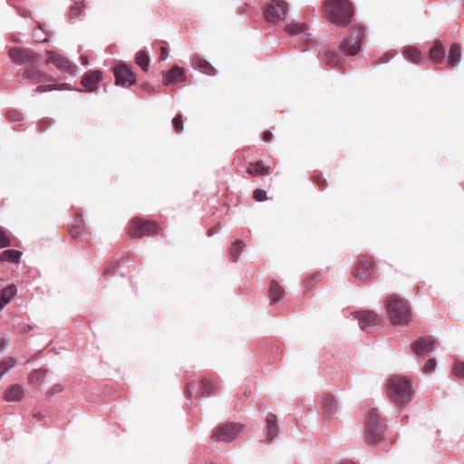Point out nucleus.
<instances>
[{"mask_svg":"<svg viewBox=\"0 0 464 464\" xmlns=\"http://www.w3.org/2000/svg\"><path fill=\"white\" fill-rule=\"evenodd\" d=\"M323 9L324 16L337 26L348 25L353 15V7L348 0H324Z\"/></svg>","mask_w":464,"mask_h":464,"instance_id":"nucleus-1","label":"nucleus"},{"mask_svg":"<svg viewBox=\"0 0 464 464\" xmlns=\"http://www.w3.org/2000/svg\"><path fill=\"white\" fill-rule=\"evenodd\" d=\"M386 311L393 325H406L411 320V311L409 303L397 295L387 297Z\"/></svg>","mask_w":464,"mask_h":464,"instance_id":"nucleus-2","label":"nucleus"},{"mask_svg":"<svg viewBox=\"0 0 464 464\" xmlns=\"http://www.w3.org/2000/svg\"><path fill=\"white\" fill-rule=\"evenodd\" d=\"M390 397L399 405L409 404L412 400L413 391L411 382L401 376H392L388 382Z\"/></svg>","mask_w":464,"mask_h":464,"instance_id":"nucleus-3","label":"nucleus"},{"mask_svg":"<svg viewBox=\"0 0 464 464\" xmlns=\"http://www.w3.org/2000/svg\"><path fill=\"white\" fill-rule=\"evenodd\" d=\"M384 427L375 409L369 411L365 421V439L369 444H376L383 439Z\"/></svg>","mask_w":464,"mask_h":464,"instance_id":"nucleus-4","label":"nucleus"},{"mask_svg":"<svg viewBox=\"0 0 464 464\" xmlns=\"http://www.w3.org/2000/svg\"><path fill=\"white\" fill-rule=\"evenodd\" d=\"M365 28L363 25L357 24L353 27V34L349 38L341 41L339 49L345 55H356L362 46V40L364 36Z\"/></svg>","mask_w":464,"mask_h":464,"instance_id":"nucleus-5","label":"nucleus"},{"mask_svg":"<svg viewBox=\"0 0 464 464\" xmlns=\"http://www.w3.org/2000/svg\"><path fill=\"white\" fill-rule=\"evenodd\" d=\"M243 430V425L227 422L217 427L212 434V440L218 442L230 443L234 441Z\"/></svg>","mask_w":464,"mask_h":464,"instance_id":"nucleus-6","label":"nucleus"},{"mask_svg":"<svg viewBox=\"0 0 464 464\" xmlns=\"http://www.w3.org/2000/svg\"><path fill=\"white\" fill-rule=\"evenodd\" d=\"M377 266L372 257L369 256H360L353 274L362 281H366L375 277Z\"/></svg>","mask_w":464,"mask_h":464,"instance_id":"nucleus-7","label":"nucleus"},{"mask_svg":"<svg viewBox=\"0 0 464 464\" xmlns=\"http://www.w3.org/2000/svg\"><path fill=\"white\" fill-rule=\"evenodd\" d=\"M8 53L12 61L19 65H35L41 61L40 54L29 48L13 47Z\"/></svg>","mask_w":464,"mask_h":464,"instance_id":"nucleus-8","label":"nucleus"},{"mask_svg":"<svg viewBox=\"0 0 464 464\" xmlns=\"http://www.w3.org/2000/svg\"><path fill=\"white\" fill-rule=\"evenodd\" d=\"M159 231V225L155 222L148 221L140 218L131 220L129 228V234L132 237H141L145 235L150 236Z\"/></svg>","mask_w":464,"mask_h":464,"instance_id":"nucleus-9","label":"nucleus"},{"mask_svg":"<svg viewBox=\"0 0 464 464\" xmlns=\"http://www.w3.org/2000/svg\"><path fill=\"white\" fill-rule=\"evenodd\" d=\"M287 11V5L284 0H271L265 10L264 15L269 23H276L285 18Z\"/></svg>","mask_w":464,"mask_h":464,"instance_id":"nucleus-10","label":"nucleus"},{"mask_svg":"<svg viewBox=\"0 0 464 464\" xmlns=\"http://www.w3.org/2000/svg\"><path fill=\"white\" fill-rule=\"evenodd\" d=\"M115 83L122 87H129L136 82L135 74L128 64H119L113 68Z\"/></svg>","mask_w":464,"mask_h":464,"instance_id":"nucleus-11","label":"nucleus"},{"mask_svg":"<svg viewBox=\"0 0 464 464\" xmlns=\"http://www.w3.org/2000/svg\"><path fill=\"white\" fill-rule=\"evenodd\" d=\"M46 53L48 55V58L46 60L47 64H53L58 69L70 74L76 73L77 66L66 58L63 57L60 53L52 50L47 51Z\"/></svg>","mask_w":464,"mask_h":464,"instance_id":"nucleus-12","label":"nucleus"},{"mask_svg":"<svg viewBox=\"0 0 464 464\" xmlns=\"http://www.w3.org/2000/svg\"><path fill=\"white\" fill-rule=\"evenodd\" d=\"M436 347V340L431 336L419 337L411 343L412 352L419 357L431 354Z\"/></svg>","mask_w":464,"mask_h":464,"instance_id":"nucleus-13","label":"nucleus"},{"mask_svg":"<svg viewBox=\"0 0 464 464\" xmlns=\"http://www.w3.org/2000/svg\"><path fill=\"white\" fill-rule=\"evenodd\" d=\"M197 389V395L201 397L208 396L214 393L215 385L207 379H203L201 382H191L185 389V396L190 398L192 396L193 390Z\"/></svg>","mask_w":464,"mask_h":464,"instance_id":"nucleus-14","label":"nucleus"},{"mask_svg":"<svg viewBox=\"0 0 464 464\" xmlns=\"http://www.w3.org/2000/svg\"><path fill=\"white\" fill-rule=\"evenodd\" d=\"M103 73L100 70L90 71L83 74L81 83L86 92H92L97 91L98 83L102 81Z\"/></svg>","mask_w":464,"mask_h":464,"instance_id":"nucleus-15","label":"nucleus"},{"mask_svg":"<svg viewBox=\"0 0 464 464\" xmlns=\"http://www.w3.org/2000/svg\"><path fill=\"white\" fill-rule=\"evenodd\" d=\"M356 319L362 329L374 327L378 324L379 316L373 311L364 310L356 313Z\"/></svg>","mask_w":464,"mask_h":464,"instance_id":"nucleus-16","label":"nucleus"},{"mask_svg":"<svg viewBox=\"0 0 464 464\" xmlns=\"http://www.w3.org/2000/svg\"><path fill=\"white\" fill-rule=\"evenodd\" d=\"M324 414L327 418H333L337 414L338 405L335 398L332 395H325L322 401Z\"/></svg>","mask_w":464,"mask_h":464,"instance_id":"nucleus-17","label":"nucleus"},{"mask_svg":"<svg viewBox=\"0 0 464 464\" xmlns=\"http://www.w3.org/2000/svg\"><path fill=\"white\" fill-rule=\"evenodd\" d=\"M46 73L34 65L26 68L22 74L25 80H29L34 83L41 82L46 78Z\"/></svg>","mask_w":464,"mask_h":464,"instance_id":"nucleus-18","label":"nucleus"},{"mask_svg":"<svg viewBox=\"0 0 464 464\" xmlns=\"http://www.w3.org/2000/svg\"><path fill=\"white\" fill-rule=\"evenodd\" d=\"M321 58L323 63H324L326 65L330 66L333 69L337 68L339 65H341L342 58L333 50H323V52L321 53Z\"/></svg>","mask_w":464,"mask_h":464,"instance_id":"nucleus-19","label":"nucleus"},{"mask_svg":"<svg viewBox=\"0 0 464 464\" xmlns=\"http://www.w3.org/2000/svg\"><path fill=\"white\" fill-rule=\"evenodd\" d=\"M24 389L19 384H13L5 390L4 399L6 401H20L24 397Z\"/></svg>","mask_w":464,"mask_h":464,"instance_id":"nucleus-20","label":"nucleus"},{"mask_svg":"<svg viewBox=\"0 0 464 464\" xmlns=\"http://www.w3.org/2000/svg\"><path fill=\"white\" fill-rule=\"evenodd\" d=\"M184 75V70L179 67V65H174L170 71L165 74L163 78V83L165 85H174L176 84L179 80L182 79Z\"/></svg>","mask_w":464,"mask_h":464,"instance_id":"nucleus-21","label":"nucleus"},{"mask_svg":"<svg viewBox=\"0 0 464 464\" xmlns=\"http://www.w3.org/2000/svg\"><path fill=\"white\" fill-rule=\"evenodd\" d=\"M16 293L17 288L14 284L0 290V312L15 296Z\"/></svg>","mask_w":464,"mask_h":464,"instance_id":"nucleus-22","label":"nucleus"},{"mask_svg":"<svg viewBox=\"0 0 464 464\" xmlns=\"http://www.w3.org/2000/svg\"><path fill=\"white\" fill-rule=\"evenodd\" d=\"M192 66H193V68L200 71L201 72H203L205 74H208V75H215L216 74V70L214 69L212 64L198 56H196L193 58Z\"/></svg>","mask_w":464,"mask_h":464,"instance_id":"nucleus-23","label":"nucleus"},{"mask_svg":"<svg viewBox=\"0 0 464 464\" xmlns=\"http://www.w3.org/2000/svg\"><path fill=\"white\" fill-rule=\"evenodd\" d=\"M278 427L276 424V417L274 414H268L266 417V440L267 442H272L277 434Z\"/></svg>","mask_w":464,"mask_h":464,"instance_id":"nucleus-24","label":"nucleus"},{"mask_svg":"<svg viewBox=\"0 0 464 464\" xmlns=\"http://www.w3.org/2000/svg\"><path fill=\"white\" fill-rule=\"evenodd\" d=\"M23 253L16 249H6L0 254V262L19 264Z\"/></svg>","mask_w":464,"mask_h":464,"instance_id":"nucleus-25","label":"nucleus"},{"mask_svg":"<svg viewBox=\"0 0 464 464\" xmlns=\"http://www.w3.org/2000/svg\"><path fill=\"white\" fill-rule=\"evenodd\" d=\"M404 56L414 63H422L425 59L421 56L420 51L415 46H407L403 50Z\"/></svg>","mask_w":464,"mask_h":464,"instance_id":"nucleus-26","label":"nucleus"},{"mask_svg":"<svg viewBox=\"0 0 464 464\" xmlns=\"http://www.w3.org/2000/svg\"><path fill=\"white\" fill-rule=\"evenodd\" d=\"M461 52L458 44H452L449 52L448 61L452 67H457L460 62Z\"/></svg>","mask_w":464,"mask_h":464,"instance_id":"nucleus-27","label":"nucleus"},{"mask_svg":"<svg viewBox=\"0 0 464 464\" xmlns=\"http://www.w3.org/2000/svg\"><path fill=\"white\" fill-rule=\"evenodd\" d=\"M445 49L441 43L439 41L435 42L433 46L430 50V57L434 62H441L444 58Z\"/></svg>","mask_w":464,"mask_h":464,"instance_id":"nucleus-28","label":"nucleus"},{"mask_svg":"<svg viewBox=\"0 0 464 464\" xmlns=\"http://www.w3.org/2000/svg\"><path fill=\"white\" fill-rule=\"evenodd\" d=\"M269 169V167L265 166L263 161H257L255 163H250L246 169V172L251 176H257L264 173H266Z\"/></svg>","mask_w":464,"mask_h":464,"instance_id":"nucleus-29","label":"nucleus"},{"mask_svg":"<svg viewBox=\"0 0 464 464\" xmlns=\"http://www.w3.org/2000/svg\"><path fill=\"white\" fill-rule=\"evenodd\" d=\"M135 61L136 63L142 69V71H148L150 65V57L146 51H139L136 54Z\"/></svg>","mask_w":464,"mask_h":464,"instance_id":"nucleus-30","label":"nucleus"},{"mask_svg":"<svg viewBox=\"0 0 464 464\" xmlns=\"http://www.w3.org/2000/svg\"><path fill=\"white\" fill-rule=\"evenodd\" d=\"M245 246H246V244L242 240H236L232 244V246H231V247L229 249V256H230V258L234 262H236L238 259V257H239V256L241 254V251L245 247Z\"/></svg>","mask_w":464,"mask_h":464,"instance_id":"nucleus-31","label":"nucleus"},{"mask_svg":"<svg viewBox=\"0 0 464 464\" xmlns=\"http://www.w3.org/2000/svg\"><path fill=\"white\" fill-rule=\"evenodd\" d=\"M269 294L273 302H276L284 297L285 291L276 282H272L269 286Z\"/></svg>","mask_w":464,"mask_h":464,"instance_id":"nucleus-32","label":"nucleus"},{"mask_svg":"<svg viewBox=\"0 0 464 464\" xmlns=\"http://www.w3.org/2000/svg\"><path fill=\"white\" fill-rule=\"evenodd\" d=\"M46 372L47 370L45 369H37L33 371L28 376L29 382L34 384L41 383L46 374Z\"/></svg>","mask_w":464,"mask_h":464,"instance_id":"nucleus-33","label":"nucleus"},{"mask_svg":"<svg viewBox=\"0 0 464 464\" xmlns=\"http://www.w3.org/2000/svg\"><path fill=\"white\" fill-rule=\"evenodd\" d=\"M15 360L13 357H8L0 362V379L5 374V372L15 366Z\"/></svg>","mask_w":464,"mask_h":464,"instance_id":"nucleus-34","label":"nucleus"},{"mask_svg":"<svg viewBox=\"0 0 464 464\" xmlns=\"http://www.w3.org/2000/svg\"><path fill=\"white\" fill-rule=\"evenodd\" d=\"M307 25L301 23H294L286 25V31L291 34H298L305 32Z\"/></svg>","mask_w":464,"mask_h":464,"instance_id":"nucleus-35","label":"nucleus"},{"mask_svg":"<svg viewBox=\"0 0 464 464\" xmlns=\"http://www.w3.org/2000/svg\"><path fill=\"white\" fill-rule=\"evenodd\" d=\"M37 26H38V29L40 32H34V37L35 39L36 42H42V43H44V42H47L48 41V34L45 32V29L44 27V25L40 23L37 24Z\"/></svg>","mask_w":464,"mask_h":464,"instance_id":"nucleus-36","label":"nucleus"},{"mask_svg":"<svg viewBox=\"0 0 464 464\" xmlns=\"http://www.w3.org/2000/svg\"><path fill=\"white\" fill-rule=\"evenodd\" d=\"M83 5L80 6L78 4H75L71 7L69 19L72 23H73L77 18H79L82 14Z\"/></svg>","mask_w":464,"mask_h":464,"instance_id":"nucleus-37","label":"nucleus"},{"mask_svg":"<svg viewBox=\"0 0 464 464\" xmlns=\"http://www.w3.org/2000/svg\"><path fill=\"white\" fill-rule=\"evenodd\" d=\"M397 55V52L395 50H391L386 53H384L377 62L376 65L383 64L391 61L392 58H394Z\"/></svg>","mask_w":464,"mask_h":464,"instance_id":"nucleus-38","label":"nucleus"},{"mask_svg":"<svg viewBox=\"0 0 464 464\" xmlns=\"http://www.w3.org/2000/svg\"><path fill=\"white\" fill-rule=\"evenodd\" d=\"M11 245V240L5 231L0 227V248L7 247Z\"/></svg>","mask_w":464,"mask_h":464,"instance_id":"nucleus-39","label":"nucleus"},{"mask_svg":"<svg viewBox=\"0 0 464 464\" xmlns=\"http://www.w3.org/2000/svg\"><path fill=\"white\" fill-rule=\"evenodd\" d=\"M7 117L11 121L14 122H22L24 121L23 114L18 111H10L7 112Z\"/></svg>","mask_w":464,"mask_h":464,"instance_id":"nucleus-40","label":"nucleus"},{"mask_svg":"<svg viewBox=\"0 0 464 464\" xmlns=\"http://www.w3.org/2000/svg\"><path fill=\"white\" fill-rule=\"evenodd\" d=\"M453 372L457 377L464 379V362H456L453 365Z\"/></svg>","mask_w":464,"mask_h":464,"instance_id":"nucleus-41","label":"nucleus"},{"mask_svg":"<svg viewBox=\"0 0 464 464\" xmlns=\"http://www.w3.org/2000/svg\"><path fill=\"white\" fill-rule=\"evenodd\" d=\"M253 197L258 202H262L267 199L266 191L262 188L255 189L253 192Z\"/></svg>","mask_w":464,"mask_h":464,"instance_id":"nucleus-42","label":"nucleus"},{"mask_svg":"<svg viewBox=\"0 0 464 464\" xmlns=\"http://www.w3.org/2000/svg\"><path fill=\"white\" fill-rule=\"evenodd\" d=\"M173 127L176 131L179 132L183 130V119L182 115L179 114L172 120Z\"/></svg>","mask_w":464,"mask_h":464,"instance_id":"nucleus-43","label":"nucleus"},{"mask_svg":"<svg viewBox=\"0 0 464 464\" xmlns=\"http://www.w3.org/2000/svg\"><path fill=\"white\" fill-rule=\"evenodd\" d=\"M63 391V387L61 384H54L46 393V397L50 398L53 395L59 393Z\"/></svg>","mask_w":464,"mask_h":464,"instance_id":"nucleus-44","label":"nucleus"},{"mask_svg":"<svg viewBox=\"0 0 464 464\" xmlns=\"http://www.w3.org/2000/svg\"><path fill=\"white\" fill-rule=\"evenodd\" d=\"M436 364H437V362H436V360H435V359H433V358L430 359V360L428 361V362L426 363V366H425V368H424V372H425L426 373L430 372L431 371H433V370L435 369Z\"/></svg>","mask_w":464,"mask_h":464,"instance_id":"nucleus-45","label":"nucleus"},{"mask_svg":"<svg viewBox=\"0 0 464 464\" xmlns=\"http://www.w3.org/2000/svg\"><path fill=\"white\" fill-rule=\"evenodd\" d=\"M53 87V90H58V91H62V90H71L70 88V84L69 83H59V84H53L52 85Z\"/></svg>","mask_w":464,"mask_h":464,"instance_id":"nucleus-46","label":"nucleus"},{"mask_svg":"<svg viewBox=\"0 0 464 464\" xmlns=\"http://www.w3.org/2000/svg\"><path fill=\"white\" fill-rule=\"evenodd\" d=\"M49 91H53L52 85H39L34 89L35 92H44Z\"/></svg>","mask_w":464,"mask_h":464,"instance_id":"nucleus-47","label":"nucleus"},{"mask_svg":"<svg viewBox=\"0 0 464 464\" xmlns=\"http://www.w3.org/2000/svg\"><path fill=\"white\" fill-rule=\"evenodd\" d=\"M169 56V51L165 46L160 47V60L165 61Z\"/></svg>","mask_w":464,"mask_h":464,"instance_id":"nucleus-48","label":"nucleus"},{"mask_svg":"<svg viewBox=\"0 0 464 464\" xmlns=\"http://www.w3.org/2000/svg\"><path fill=\"white\" fill-rule=\"evenodd\" d=\"M142 87H143V89H144L146 92H150V93H153V92H155V88H154V86H153V85H151V84H150V83H144V84L142 85Z\"/></svg>","mask_w":464,"mask_h":464,"instance_id":"nucleus-49","label":"nucleus"},{"mask_svg":"<svg viewBox=\"0 0 464 464\" xmlns=\"http://www.w3.org/2000/svg\"><path fill=\"white\" fill-rule=\"evenodd\" d=\"M317 280H318L317 277L310 278L309 280L306 281L305 286L307 288L312 287L317 282Z\"/></svg>","mask_w":464,"mask_h":464,"instance_id":"nucleus-50","label":"nucleus"},{"mask_svg":"<svg viewBox=\"0 0 464 464\" xmlns=\"http://www.w3.org/2000/svg\"><path fill=\"white\" fill-rule=\"evenodd\" d=\"M18 14L23 17H28L30 16V11L24 10V9H19Z\"/></svg>","mask_w":464,"mask_h":464,"instance_id":"nucleus-51","label":"nucleus"},{"mask_svg":"<svg viewBox=\"0 0 464 464\" xmlns=\"http://www.w3.org/2000/svg\"><path fill=\"white\" fill-rule=\"evenodd\" d=\"M271 137H272V132L269 131V130L265 131L264 134H263V140L265 141H268Z\"/></svg>","mask_w":464,"mask_h":464,"instance_id":"nucleus-52","label":"nucleus"},{"mask_svg":"<svg viewBox=\"0 0 464 464\" xmlns=\"http://www.w3.org/2000/svg\"><path fill=\"white\" fill-rule=\"evenodd\" d=\"M5 349V341L0 337V352Z\"/></svg>","mask_w":464,"mask_h":464,"instance_id":"nucleus-53","label":"nucleus"},{"mask_svg":"<svg viewBox=\"0 0 464 464\" xmlns=\"http://www.w3.org/2000/svg\"><path fill=\"white\" fill-rule=\"evenodd\" d=\"M80 60H81V62H82V63L83 65H87L88 64V58H87V56L82 55L80 57Z\"/></svg>","mask_w":464,"mask_h":464,"instance_id":"nucleus-54","label":"nucleus"},{"mask_svg":"<svg viewBox=\"0 0 464 464\" xmlns=\"http://www.w3.org/2000/svg\"><path fill=\"white\" fill-rule=\"evenodd\" d=\"M112 269H113V266H107V267L104 269V271H103V275H104V276H107V275L111 272V270H112Z\"/></svg>","mask_w":464,"mask_h":464,"instance_id":"nucleus-55","label":"nucleus"},{"mask_svg":"<svg viewBox=\"0 0 464 464\" xmlns=\"http://www.w3.org/2000/svg\"><path fill=\"white\" fill-rule=\"evenodd\" d=\"M31 330H32V326H31V325L26 324V325H24V328H23V330H22V331H23V333H28V332H30Z\"/></svg>","mask_w":464,"mask_h":464,"instance_id":"nucleus-56","label":"nucleus"},{"mask_svg":"<svg viewBox=\"0 0 464 464\" xmlns=\"http://www.w3.org/2000/svg\"><path fill=\"white\" fill-rule=\"evenodd\" d=\"M216 233V231L212 230V229H209L208 230V236H213L214 234Z\"/></svg>","mask_w":464,"mask_h":464,"instance_id":"nucleus-57","label":"nucleus"},{"mask_svg":"<svg viewBox=\"0 0 464 464\" xmlns=\"http://www.w3.org/2000/svg\"><path fill=\"white\" fill-rule=\"evenodd\" d=\"M342 464H354V463L352 462L351 460H346V461H343Z\"/></svg>","mask_w":464,"mask_h":464,"instance_id":"nucleus-58","label":"nucleus"},{"mask_svg":"<svg viewBox=\"0 0 464 464\" xmlns=\"http://www.w3.org/2000/svg\"><path fill=\"white\" fill-rule=\"evenodd\" d=\"M77 216H78L79 219L82 220V213H77Z\"/></svg>","mask_w":464,"mask_h":464,"instance_id":"nucleus-59","label":"nucleus"},{"mask_svg":"<svg viewBox=\"0 0 464 464\" xmlns=\"http://www.w3.org/2000/svg\"><path fill=\"white\" fill-rule=\"evenodd\" d=\"M34 417H35V418H41V417H42V415H41V413H37V414H35V415H34Z\"/></svg>","mask_w":464,"mask_h":464,"instance_id":"nucleus-60","label":"nucleus"},{"mask_svg":"<svg viewBox=\"0 0 464 464\" xmlns=\"http://www.w3.org/2000/svg\"><path fill=\"white\" fill-rule=\"evenodd\" d=\"M74 90L77 92H82V89H79V88H75Z\"/></svg>","mask_w":464,"mask_h":464,"instance_id":"nucleus-61","label":"nucleus"},{"mask_svg":"<svg viewBox=\"0 0 464 464\" xmlns=\"http://www.w3.org/2000/svg\"><path fill=\"white\" fill-rule=\"evenodd\" d=\"M14 42H18L17 38H13Z\"/></svg>","mask_w":464,"mask_h":464,"instance_id":"nucleus-62","label":"nucleus"}]
</instances>
